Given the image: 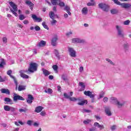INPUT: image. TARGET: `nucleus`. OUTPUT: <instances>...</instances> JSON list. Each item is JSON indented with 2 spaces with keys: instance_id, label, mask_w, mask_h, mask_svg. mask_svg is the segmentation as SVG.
<instances>
[{
  "instance_id": "nucleus-1",
  "label": "nucleus",
  "mask_w": 131,
  "mask_h": 131,
  "mask_svg": "<svg viewBox=\"0 0 131 131\" xmlns=\"http://www.w3.org/2000/svg\"><path fill=\"white\" fill-rule=\"evenodd\" d=\"M9 5L12 8H10L11 13H12V14H13L15 17H17L18 16V14L16 13V12H18V8L17 7V6L13 2H10Z\"/></svg>"
},
{
  "instance_id": "nucleus-2",
  "label": "nucleus",
  "mask_w": 131,
  "mask_h": 131,
  "mask_svg": "<svg viewBox=\"0 0 131 131\" xmlns=\"http://www.w3.org/2000/svg\"><path fill=\"white\" fill-rule=\"evenodd\" d=\"M37 71V63L35 62H31L30 64V67L28 68V71L33 73V72Z\"/></svg>"
},
{
  "instance_id": "nucleus-3",
  "label": "nucleus",
  "mask_w": 131,
  "mask_h": 131,
  "mask_svg": "<svg viewBox=\"0 0 131 131\" xmlns=\"http://www.w3.org/2000/svg\"><path fill=\"white\" fill-rule=\"evenodd\" d=\"M98 7L100 9H101L104 12H108L110 9V6L105 3H99Z\"/></svg>"
},
{
  "instance_id": "nucleus-4",
  "label": "nucleus",
  "mask_w": 131,
  "mask_h": 131,
  "mask_svg": "<svg viewBox=\"0 0 131 131\" xmlns=\"http://www.w3.org/2000/svg\"><path fill=\"white\" fill-rule=\"evenodd\" d=\"M51 3L53 6L58 5L60 7H65V3L63 2H61L60 0H51Z\"/></svg>"
},
{
  "instance_id": "nucleus-5",
  "label": "nucleus",
  "mask_w": 131,
  "mask_h": 131,
  "mask_svg": "<svg viewBox=\"0 0 131 131\" xmlns=\"http://www.w3.org/2000/svg\"><path fill=\"white\" fill-rule=\"evenodd\" d=\"M18 100L25 101V99H24L23 97L20 95H18L16 94H14V95H13V101H14V102H17Z\"/></svg>"
},
{
  "instance_id": "nucleus-6",
  "label": "nucleus",
  "mask_w": 131,
  "mask_h": 131,
  "mask_svg": "<svg viewBox=\"0 0 131 131\" xmlns=\"http://www.w3.org/2000/svg\"><path fill=\"white\" fill-rule=\"evenodd\" d=\"M84 95L87 97H89L91 99H94L95 98V94H93V92L90 91H84Z\"/></svg>"
},
{
  "instance_id": "nucleus-7",
  "label": "nucleus",
  "mask_w": 131,
  "mask_h": 131,
  "mask_svg": "<svg viewBox=\"0 0 131 131\" xmlns=\"http://www.w3.org/2000/svg\"><path fill=\"white\" fill-rule=\"evenodd\" d=\"M116 29L118 31V34L119 35V36H121V37H123L124 36V35L123 34V31H122V29L118 26H116Z\"/></svg>"
},
{
  "instance_id": "nucleus-8",
  "label": "nucleus",
  "mask_w": 131,
  "mask_h": 131,
  "mask_svg": "<svg viewBox=\"0 0 131 131\" xmlns=\"http://www.w3.org/2000/svg\"><path fill=\"white\" fill-rule=\"evenodd\" d=\"M34 100V97L31 94L28 95V99H27V103L28 104H32V101Z\"/></svg>"
},
{
  "instance_id": "nucleus-9",
  "label": "nucleus",
  "mask_w": 131,
  "mask_h": 131,
  "mask_svg": "<svg viewBox=\"0 0 131 131\" xmlns=\"http://www.w3.org/2000/svg\"><path fill=\"white\" fill-rule=\"evenodd\" d=\"M32 18L34 22H41L42 18L38 17L35 14H32Z\"/></svg>"
},
{
  "instance_id": "nucleus-10",
  "label": "nucleus",
  "mask_w": 131,
  "mask_h": 131,
  "mask_svg": "<svg viewBox=\"0 0 131 131\" xmlns=\"http://www.w3.org/2000/svg\"><path fill=\"white\" fill-rule=\"evenodd\" d=\"M73 43H82V42H84V40L82 39H80L79 38H73L72 39Z\"/></svg>"
},
{
  "instance_id": "nucleus-11",
  "label": "nucleus",
  "mask_w": 131,
  "mask_h": 131,
  "mask_svg": "<svg viewBox=\"0 0 131 131\" xmlns=\"http://www.w3.org/2000/svg\"><path fill=\"white\" fill-rule=\"evenodd\" d=\"M69 52L71 57H76V52L73 50V48H69Z\"/></svg>"
},
{
  "instance_id": "nucleus-12",
  "label": "nucleus",
  "mask_w": 131,
  "mask_h": 131,
  "mask_svg": "<svg viewBox=\"0 0 131 131\" xmlns=\"http://www.w3.org/2000/svg\"><path fill=\"white\" fill-rule=\"evenodd\" d=\"M26 4L29 6L30 9L31 10V11H33V7L34 6V4H33L32 2L30 1H26Z\"/></svg>"
},
{
  "instance_id": "nucleus-13",
  "label": "nucleus",
  "mask_w": 131,
  "mask_h": 131,
  "mask_svg": "<svg viewBox=\"0 0 131 131\" xmlns=\"http://www.w3.org/2000/svg\"><path fill=\"white\" fill-rule=\"evenodd\" d=\"M57 40H58V37L57 36L52 38L51 40V45L53 47H56L57 46Z\"/></svg>"
},
{
  "instance_id": "nucleus-14",
  "label": "nucleus",
  "mask_w": 131,
  "mask_h": 131,
  "mask_svg": "<svg viewBox=\"0 0 131 131\" xmlns=\"http://www.w3.org/2000/svg\"><path fill=\"white\" fill-rule=\"evenodd\" d=\"M94 126H95V127L97 126V127H98V128H100V129H104V128H105L104 125H100V123L98 122H95L94 123Z\"/></svg>"
},
{
  "instance_id": "nucleus-15",
  "label": "nucleus",
  "mask_w": 131,
  "mask_h": 131,
  "mask_svg": "<svg viewBox=\"0 0 131 131\" xmlns=\"http://www.w3.org/2000/svg\"><path fill=\"white\" fill-rule=\"evenodd\" d=\"M79 86H81V89L79 90L80 92H82L85 90V85H84V83L82 82H80L79 83Z\"/></svg>"
},
{
  "instance_id": "nucleus-16",
  "label": "nucleus",
  "mask_w": 131,
  "mask_h": 131,
  "mask_svg": "<svg viewBox=\"0 0 131 131\" xmlns=\"http://www.w3.org/2000/svg\"><path fill=\"white\" fill-rule=\"evenodd\" d=\"M0 91L2 94H6V95H10L11 94L9 89H1Z\"/></svg>"
},
{
  "instance_id": "nucleus-17",
  "label": "nucleus",
  "mask_w": 131,
  "mask_h": 131,
  "mask_svg": "<svg viewBox=\"0 0 131 131\" xmlns=\"http://www.w3.org/2000/svg\"><path fill=\"white\" fill-rule=\"evenodd\" d=\"M47 45V42L46 41L41 40L40 42L38 43L37 45V47L41 48V47H45Z\"/></svg>"
},
{
  "instance_id": "nucleus-18",
  "label": "nucleus",
  "mask_w": 131,
  "mask_h": 131,
  "mask_svg": "<svg viewBox=\"0 0 131 131\" xmlns=\"http://www.w3.org/2000/svg\"><path fill=\"white\" fill-rule=\"evenodd\" d=\"M104 111L106 114L108 115V116H111L112 115V113H111V111H110V108L108 107H105Z\"/></svg>"
},
{
  "instance_id": "nucleus-19",
  "label": "nucleus",
  "mask_w": 131,
  "mask_h": 131,
  "mask_svg": "<svg viewBox=\"0 0 131 131\" xmlns=\"http://www.w3.org/2000/svg\"><path fill=\"white\" fill-rule=\"evenodd\" d=\"M42 109H43V107L41 106H37L35 108V112H36V113H39V112H41Z\"/></svg>"
},
{
  "instance_id": "nucleus-20",
  "label": "nucleus",
  "mask_w": 131,
  "mask_h": 131,
  "mask_svg": "<svg viewBox=\"0 0 131 131\" xmlns=\"http://www.w3.org/2000/svg\"><path fill=\"white\" fill-rule=\"evenodd\" d=\"M12 70H8V71H7V74L8 75H9V76H10V77H11V78H12V79H13V80H16V78L14 77V76H13V75H11V73H12Z\"/></svg>"
},
{
  "instance_id": "nucleus-21",
  "label": "nucleus",
  "mask_w": 131,
  "mask_h": 131,
  "mask_svg": "<svg viewBox=\"0 0 131 131\" xmlns=\"http://www.w3.org/2000/svg\"><path fill=\"white\" fill-rule=\"evenodd\" d=\"M20 76L23 78H25L26 79H28V78H29V76L23 73L22 72V71H20Z\"/></svg>"
},
{
  "instance_id": "nucleus-22",
  "label": "nucleus",
  "mask_w": 131,
  "mask_h": 131,
  "mask_svg": "<svg viewBox=\"0 0 131 131\" xmlns=\"http://www.w3.org/2000/svg\"><path fill=\"white\" fill-rule=\"evenodd\" d=\"M6 60L4 58H2L0 62V68H4V66H6Z\"/></svg>"
},
{
  "instance_id": "nucleus-23",
  "label": "nucleus",
  "mask_w": 131,
  "mask_h": 131,
  "mask_svg": "<svg viewBox=\"0 0 131 131\" xmlns=\"http://www.w3.org/2000/svg\"><path fill=\"white\" fill-rule=\"evenodd\" d=\"M64 11H66L67 13L70 16L71 15V12H70V7L67 5L64 6Z\"/></svg>"
},
{
  "instance_id": "nucleus-24",
  "label": "nucleus",
  "mask_w": 131,
  "mask_h": 131,
  "mask_svg": "<svg viewBox=\"0 0 131 131\" xmlns=\"http://www.w3.org/2000/svg\"><path fill=\"white\" fill-rule=\"evenodd\" d=\"M112 100H115V102L119 108H120V107H122V106H123V104L120 103V102L119 101H118V100H117V99L116 98L112 99Z\"/></svg>"
},
{
  "instance_id": "nucleus-25",
  "label": "nucleus",
  "mask_w": 131,
  "mask_h": 131,
  "mask_svg": "<svg viewBox=\"0 0 131 131\" xmlns=\"http://www.w3.org/2000/svg\"><path fill=\"white\" fill-rule=\"evenodd\" d=\"M5 102H7V103H10V105H12V104H14L13 102V100L11 99V98L9 97H6L4 99Z\"/></svg>"
},
{
  "instance_id": "nucleus-26",
  "label": "nucleus",
  "mask_w": 131,
  "mask_h": 131,
  "mask_svg": "<svg viewBox=\"0 0 131 131\" xmlns=\"http://www.w3.org/2000/svg\"><path fill=\"white\" fill-rule=\"evenodd\" d=\"M26 86L22 85H19L18 87V91L19 92H21L22 91H24L25 90H26Z\"/></svg>"
},
{
  "instance_id": "nucleus-27",
  "label": "nucleus",
  "mask_w": 131,
  "mask_h": 131,
  "mask_svg": "<svg viewBox=\"0 0 131 131\" xmlns=\"http://www.w3.org/2000/svg\"><path fill=\"white\" fill-rule=\"evenodd\" d=\"M42 71L43 72V73L45 76H48V75H50V72H49V71L45 69H42Z\"/></svg>"
},
{
  "instance_id": "nucleus-28",
  "label": "nucleus",
  "mask_w": 131,
  "mask_h": 131,
  "mask_svg": "<svg viewBox=\"0 0 131 131\" xmlns=\"http://www.w3.org/2000/svg\"><path fill=\"white\" fill-rule=\"evenodd\" d=\"M85 104H88V100H83L78 103V105H80V106H83Z\"/></svg>"
},
{
  "instance_id": "nucleus-29",
  "label": "nucleus",
  "mask_w": 131,
  "mask_h": 131,
  "mask_svg": "<svg viewBox=\"0 0 131 131\" xmlns=\"http://www.w3.org/2000/svg\"><path fill=\"white\" fill-rule=\"evenodd\" d=\"M49 16L51 18V19H52V20H54V17H55V13L54 12L51 11L49 13Z\"/></svg>"
},
{
  "instance_id": "nucleus-30",
  "label": "nucleus",
  "mask_w": 131,
  "mask_h": 131,
  "mask_svg": "<svg viewBox=\"0 0 131 131\" xmlns=\"http://www.w3.org/2000/svg\"><path fill=\"white\" fill-rule=\"evenodd\" d=\"M82 14H84V15H86V14H88V8L86 7L83 8L82 10Z\"/></svg>"
},
{
  "instance_id": "nucleus-31",
  "label": "nucleus",
  "mask_w": 131,
  "mask_h": 131,
  "mask_svg": "<svg viewBox=\"0 0 131 131\" xmlns=\"http://www.w3.org/2000/svg\"><path fill=\"white\" fill-rule=\"evenodd\" d=\"M91 3H88L87 4V6L88 7H91V6H95L96 5V3L94 2V0H91Z\"/></svg>"
},
{
  "instance_id": "nucleus-32",
  "label": "nucleus",
  "mask_w": 131,
  "mask_h": 131,
  "mask_svg": "<svg viewBox=\"0 0 131 131\" xmlns=\"http://www.w3.org/2000/svg\"><path fill=\"white\" fill-rule=\"evenodd\" d=\"M4 108L5 111H10L11 110V107L9 105H5Z\"/></svg>"
},
{
  "instance_id": "nucleus-33",
  "label": "nucleus",
  "mask_w": 131,
  "mask_h": 131,
  "mask_svg": "<svg viewBox=\"0 0 131 131\" xmlns=\"http://www.w3.org/2000/svg\"><path fill=\"white\" fill-rule=\"evenodd\" d=\"M52 68L53 69V70H54V71H55V72H58V66L55 64V65H53L52 66Z\"/></svg>"
},
{
  "instance_id": "nucleus-34",
  "label": "nucleus",
  "mask_w": 131,
  "mask_h": 131,
  "mask_svg": "<svg viewBox=\"0 0 131 131\" xmlns=\"http://www.w3.org/2000/svg\"><path fill=\"white\" fill-rule=\"evenodd\" d=\"M61 78L62 79H63V80L64 81H68V78H67V76H66L65 75H62Z\"/></svg>"
},
{
  "instance_id": "nucleus-35",
  "label": "nucleus",
  "mask_w": 131,
  "mask_h": 131,
  "mask_svg": "<svg viewBox=\"0 0 131 131\" xmlns=\"http://www.w3.org/2000/svg\"><path fill=\"white\" fill-rule=\"evenodd\" d=\"M111 14H117L118 13V11L116 9H112L111 10Z\"/></svg>"
},
{
  "instance_id": "nucleus-36",
  "label": "nucleus",
  "mask_w": 131,
  "mask_h": 131,
  "mask_svg": "<svg viewBox=\"0 0 131 131\" xmlns=\"http://www.w3.org/2000/svg\"><path fill=\"white\" fill-rule=\"evenodd\" d=\"M42 25L43 27H44L45 28V29L49 30V27H48V25H47V24H46V22H43L42 23Z\"/></svg>"
},
{
  "instance_id": "nucleus-37",
  "label": "nucleus",
  "mask_w": 131,
  "mask_h": 131,
  "mask_svg": "<svg viewBox=\"0 0 131 131\" xmlns=\"http://www.w3.org/2000/svg\"><path fill=\"white\" fill-rule=\"evenodd\" d=\"M25 18H26V17H25V16H24V15H23V14L19 15V20H24V19H25Z\"/></svg>"
},
{
  "instance_id": "nucleus-38",
  "label": "nucleus",
  "mask_w": 131,
  "mask_h": 131,
  "mask_svg": "<svg viewBox=\"0 0 131 131\" xmlns=\"http://www.w3.org/2000/svg\"><path fill=\"white\" fill-rule=\"evenodd\" d=\"M69 100H70L71 101H72L73 102H76V101H77V99H76V98L71 97L70 96Z\"/></svg>"
},
{
  "instance_id": "nucleus-39",
  "label": "nucleus",
  "mask_w": 131,
  "mask_h": 131,
  "mask_svg": "<svg viewBox=\"0 0 131 131\" xmlns=\"http://www.w3.org/2000/svg\"><path fill=\"white\" fill-rule=\"evenodd\" d=\"M54 53L56 56L57 57V58H60V55H59V52H58V50H54Z\"/></svg>"
},
{
  "instance_id": "nucleus-40",
  "label": "nucleus",
  "mask_w": 131,
  "mask_h": 131,
  "mask_svg": "<svg viewBox=\"0 0 131 131\" xmlns=\"http://www.w3.org/2000/svg\"><path fill=\"white\" fill-rule=\"evenodd\" d=\"M129 23H130V21L129 20H126L124 21V25H129Z\"/></svg>"
},
{
  "instance_id": "nucleus-41",
  "label": "nucleus",
  "mask_w": 131,
  "mask_h": 131,
  "mask_svg": "<svg viewBox=\"0 0 131 131\" xmlns=\"http://www.w3.org/2000/svg\"><path fill=\"white\" fill-rule=\"evenodd\" d=\"M14 81L16 85L15 90L17 91L18 90V81H17V79L14 80Z\"/></svg>"
},
{
  "instance_id": "nucleus-42",
  "label": "nucleus",
  "mask_w": 131,
  "mask_h": 131,
  "mask_svg": "<svg viewBox=\"0 0 131 131\" xmlns=\"http://www.w3.org/2000/svg\"><path fill=\"white\" fill-rule=\"evenodd\" d=\"M19 112H24L25 113L27 111V108H25V109L19 108Z\"/></svg>"
},
{
  "instance_id": "nucleus-43",
  "label": "nucleus",
  "mask_w": 131,
  "mask_h": 131,
  "mask_svg": "<svg viewBox=\"0 0 131 131\" xmlns=\"http://www.w3.org/2000/svg\"><path fill=\"white\" fill-rule=\"evenodd\" d=\"M33 122L32 121H31V120H28V121H27V124L28 125L31 126Z\"/></svg>"
},
{
  "instance_id": "nucleus-44",
  "label": "nucleus",
  "mask_w": 131,
  "mask_h": 131,
  "mask_svg": "<svg viewBox=\"0 0 131 131\" xmlns=\"http://www.w3.org/2000/svg\"><path fill=\"white\" fill-rule=\"evenodd\" d=\"M63 96L66 99H70V96L67 93H63Z\"/></svg>"
},
{
  "instance_id": "nucleus-45",
  "label": "nucleus",
  "mask_w": 131,
  "mask_h": 131,
  "mask_svg": "<svg viewBox=\"0 0 131 131\" xmlns=\"http://www.w3.org/2000/svg\"><path fill=\"white\" fill-rule=\"evenodd\" d=\"M34 28L36 31H39L40 30V28L38 26H35Z\"/></svg>"
},
{
  "instance_id": "nucleus-46",
  "label": "nucleus",
  "mask_w": 131,
  "mask_h": 131,
  "mask_svg": "<svg viewBox=\"0 0 131 131\" xmlns=\"http://www.w3.org/2000/svg\"><path fill=\"white\" fill-rule=\"evenodd\" d=\"M16 110H17V108L15 107H10V111H11V112H15Z\"/></svg>"
},
{
  "instance_id": "nucleus-47",
  "label": "nucleus",
  "mask_w": 131,
  "mask_h": 131,
  "mask_svg": "<svg viewBox=\"0 0 131 131\" xmlns=\"http://www.w3.org/2000/svg\"><path fill=\"white\" fill-rule=\"evenodd\" d=\"M83 111L84 112H86V113H91V112H92V111L91 110H86V109H84L83 110Z\"/></svg>"
},
{
  "instance_id": "nucleus-48",
  "label": "nucleus",
  "mask_w": 131,
  "mask_h": 131,
  "mask_svg": "<svg viewBox=\"0 0 131 131\" xmlns=\"http://www.w3.org/2000/svg\"><path fill=\"white\" fill-rule=\"evenodd\" d=\"M103 102H104V103H106V102H108V97H105L103 98Z\"/></svg>"
},
{
  "instance_id": "nucleus-49",
  "label": "nucleus",
  "mask_w": 131,
  "mask_h": 131,
  "mask_svg": "<svg viewBox=\"0 0 131 131\" xmlns=\"http://www.w3.org/2000/svg\"><path fill=\"white\" fill-rule=\"evenodd\" d=\"M111 129L112 130H115V129H116V125H113L112 127H111Z\"/></svg>"
},
{
  "instance_id": "nucleus-50",
  "label": "nucleus",
  "mask_w": 131,
  "mask_h": 131,
  "mask_svg": "<svg viewBox=\"0 0 131 131\" xmlns=\"http://www.w3.org/2000/svg\"><path fill=\"white\" fill-rule=\"evenodd\" d=\"M40 115L41 116H46V112L45 111H42L41 113H40Z\"/></svg>"
},
{
  "instance_id": "nucleus-51",
  "label": "nucleus",
  "mask_w": 131,
  "mask_h": 131,
  "mask_svg": "<svg viewBox=\"0 0 131 131\" xmlns=\"http://www.w3.org/2000/svg\"><path fill=\"white\" fill-rule=\"evenodd\" d=\"M90 122H91V120H85V121H83V123L85 124H87L88 123H90Z\"/></svg>"
},
{
  "instance_id": "nucleus-52",
  "label": "nucleus",
  "mask_w": 131,
  "mask_h": 131,
  "mask_svg": "<svg viewBox=\"0 0 131 131\" xmlns=\"http://www.w3.org/2000/svg\"><path fill=\"white\" fill-rule=\"evenodd\" d=\"M56 23H57V20L54 19H53V21H51L52 25H54V24H56Z\"/></svg>"
},
{
  "instance_id": "nucleus-53",
  "label": "nucleus",
  "mask_w": 131,
  "mask_h": 131,
  "mask_svg": "<svg viewBox=\"0 0 131 131\" xmlns=\"http://www.w3.org/2000/svg\"><path fill=\"white\" fill-rule=\"evenodd\" d=\"M47 91L49 94H52L53 93V90L51 89H48Z\"/></svg>"
},
{
  "instance_id": "nucleus-54",
  "label": "nucleus",
  "mask_w": 131,
  "mask_h": 131,
  "mask_svg": "<svg viewBox=\"0 0 131 131\" xmlns=\"http://www.w3.org/2000/svg\"><path fill=\"white\" fill-rule=\"evenodd\" d=\"M24 24L27 25L29 23V21L28 20H25L23 21Z\"/></svg>"
},
{
  "instance_id": "nucleus-55",
  "label": "nucleus",
  "mask_w": 131,
  "mask_h": 131,
  "mask_svg": "<svg viewBox=\"0 0 131 131\" xmlns=\"http://www.w3.org/2000/svg\"><path fill=\"white\" fill-rule=\"evenodd\" d=\"M89 131H97V130L96 129V127H92L89 129Z\"/></svg>"
},
{
  "instance_id": "nucleus-56",
  "label": "nucleus",
  "mask_w": 131,
  "mask_h": 131,
  "mask_svg": "<svg viewBox=\"0 0 131 131\" xmlns=\"http://www.w3.org/2000/svg\"><path fill=\"white\" fill-rule=\"evenodd\" d=\"M5 81V79L2 77V76L0 75V82H4Z\"/></svg>"
},
{
  "instance_id": "nucleus-57",
  "label": "nucleus",
  "mask_w": 131,
  "mask_h": 131,
  "mask_svg": "<svg viewBox=\"0 0 131 131\" xmlns=\"http://www.w3.org/2000/svg\"><path fill=\"white\" fill-rule=\"evenodd\" d=\"M94 117H95V118L97 120H100V119H101V118H100V117L97 116V115H95Z\"/></svg>"
},
{
  "instance_id": "nucleus-58",
  "label": "nucleus",
  "mask_w": 131,
  "mask_h": 131,
  "mask_svg": "<svg viewBox=\"0 0 131 131\" xmlns=\"http://www.w3.org/2000/svg\"><path fill=\"white\" fill-rule=\"evenodd\" d=\"M70 34H72V32L70 31V32L66 33L67 36H69V35H70Z\"/></svg>"
},
{
  "instance_id": "nucleus-59",
  "label": "nucleus",
  "mask_w": 131,
  "mask_h": 131,
  "mask_svg": "<svg viewBox=\"0 0 131 131\" xmlns=\"http://www.w3.org/2000/svg\"><path fill=\"white\" fill-rule=\"evenodd\" d=\"M79 71H80V72H82V71H83V67H80L79 68Z\"/></svg>"
},
{
  "instance_id": "nucleus-60",
  "label": "nucleus",
  "mask_w": 131,
  "mask_h": 131,
  "mask_svg": "<svg viewBox=\"0 0 131 131\" xmlns=\"http://www.w3.org/2000/svg\"><path fill=\"white\" fill-rule=\"evenodd\" d=\"M3 41L6 43L7 42V38L4 37L3 39Z\"/></svg>"
},
{
  "instance_id": "nucleus-61",
  "label": "nucleus",
  "mask_w": 131,
  "mask_h": 131,
  "mask_svg": "<svg viewBox=\"0 0 131 131\" xmlns=\"http://www.w3.org/2000/svg\"><path fill=\"white\" fill-rule=\"evenodd\" d=\"M49 79H51V80L54 79V76L53 75H50L49 76Z\"/></svg>"
},
{
  "instance_id": "nucleus-62",
  "label": "nucleus",
  "mask_w": 131,
  "mask_h": 131,
  "mask_svg": "<svg viewBox=\"0 0 131 131\" xmlns=\"http://www.w3.org/2000/svg\"><path fill=\"white\" fill-rule=\"evenodd\" d=\"M124 48L125 49H127V48H128V45H127V43L124 44Z\"/></svg>"
},
{
  "instance_id": "nucleus-63",
  "label": "nucleus",
  "mask_w": 131,
  "mask_h": 131,
  "mask_svg": "<svg viewBox=\"0 0 131 131\" xmlns=\"http://www.w3.org/2000/svg\"><path fill=\"white\" fill-rule=\"evenodd\" d=\"M17 27H19V28H23V26H22V25H20V24H18L17 25Z\"/></svg>"
},
{
  "instance_id": "nucleus-64",
  "label": "nucleus",
  "mask_w": 131,
  "mask_h": 131,
  "mask_svg": "<svg viewBox=\"0 0 131 131\" xmlns=\"http://www.w3.org/2000/svg\"><path fill=\"white\" fill-rule=\"evenodd\" d=\"M64 18H68V14L67 13H65L64 14Z\"/></svg>"
}]
</instances>
